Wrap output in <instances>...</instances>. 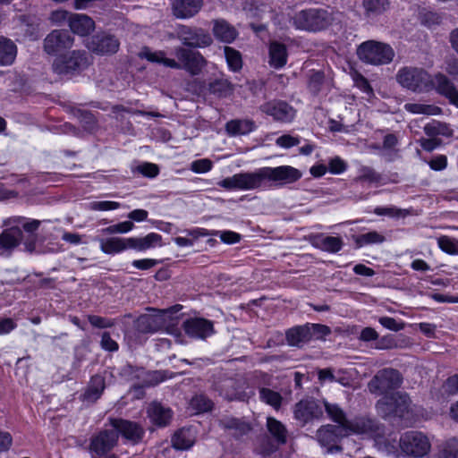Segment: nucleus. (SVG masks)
<instances>
[{"label": "nucleus", "instance_id": "obj_1", "mask_svg": "<svg viewBox=\"0 0 458 458\" xmlns=\"http://www.w3.org/2000/svg\"><path fill=\"white\" fill-rule=\"evenodd\" d=\"M401 382V375L397 370L386 369L373 377L369 387L372 393L384 394L377 403V409L383 417L395 416L403 420L404 426H410L416 421V413L411 407L409 397L400 392L388 394L389 390L398 387Z\"/></svg>", "mask_w": 458, "mask_h": 458}, {"label": "nucleus", "instance_id": "obj_2", "mask_svg": "<svg viewBox=\"0 0 458 458\" xmlns=\"http://www.w3.org/2000/svg\"><path fill=\"white\" fill-rule=\"evenodd\" d=\"M324 407L328 418L337 423L336 426H324L317 433L318 442L321 445L327 447L328 453L339 450L336 444L341 437L352 434L372 435L375 424L371 420L357 418L349 420L346 419L344 410L338 404L325 401Z\"/></svg>", "mask_w": 458, "mask_h": 458}, {"label": "nucleus", "instance_id": "obj_3", "mask_svg": "<svg viewBox=\"0 0 458 458\" xmlns=\"http://www.w3.org/2000/svg\"><path fill=\"white\" fill-rule=\"evenodd\" d=\"M113 429L104 430L95 437L90 444V449L98 454H104L114 446L118 440V433L124 438L135 444L143 436V429L134 422L121 419L111 420Z\"/></svg>", "mask_w": 458, "mask_h": 458}, {"label": "nucleus", "instance_id": "obj_4", "mask_svg": "<svg viewBox=\"0 0 458 458\" xmlns=\"http://www.w3.org/2000/svg\"><path fill=\"white\" fill-rule=\"evenodd\" d=\"M178 62L172 58H167L163 51H152L145 47L140 56L150 62L161 64L166 67L180 69L184 68L192 74H197L205 64L203 56L197 51L185 48H178L175 52Z\"/></svg>", "mask_w": 458, "mask_h": 458}, {"label": "nucleus", "instance_id": "obj_5", "mask_svg": "<svg viewBox=\"0 0 458 458\" xmlns=\"http://www.w3.org/2000/svg\"><path fill=\"white\" fill-rule=\"evenodd\" d=\"M377 445L389 454L397 452L399 446L401 451L407 456L421 458L427 455L431 449V443L428 437L422 432L409 431L403 434L397 444L396 438L384 442L381 437L376 436Z\"/></svg>", "mask_w": 458, "mask_h": 458}, {"label": "nucleus", "instance_id": "obj_6", "mask_svg": "<svg viewBox=\"0 0 458 458\" xmlns=\"http://www.w3.org/2000/svg\"><path fill=\"white\" fill-rule=\"evenodd\" d=\"M437 74L434 79L424 70L414 67H404L398 71L396 80L398 83L412 91H428L431 89L437 90Z\"/></svg>", "mask_w": 458, "mask_h": 458}, {"label": "nucleus", "instance_id": "obj_7", "mask_svg": "<svg viewBox=\"0 0 458 458\" xmlns=\"http://www.w3.org/2000/svg\"><path fill=\"white\" fill-rule=\"evenodd\" d=\"M359 59L372 65L390 64L394 57L393 47L383 42L368 40L361 43L357 48Z\"/></svg>", "mask_w": 458, "mask_h": 458}, {"label": "nucleus", "instance_id": "obj_8", "mask_svg": "<svg viewBox=\"0 0 458 458\" xmlns=\"http://www.w3.org/2000/svg\"><path fill=\"white\" fill-rule=\"evenodd\" d=\"M217 185L228 191L266 190L262 167L251 173H239L226 177L218 182Z\"/></svg>", "mask_w": 458, "mask_h": 458}, {"label": "nucleus", "instance_id": "obj_9", "mask_svg": "<svg viewBox=\"0 0 458 458\" xmlns=\"http://www.w3.org/2000/svg\"><path fill=\"white\" fill-rule=\"evenodd\" d=\"M262 170L266 190L295 182L302 175L301 171L290 165L266 166L262 167Z\"/></svg>", "mask_w": 458, "mask_h": 458}, {"label": "nucleus", "instance_id": "obj_10", "mask_svg": "<svg viewBox=\"0 0 458 458\" xmlns=\"http://www.w3.org/2000/svg\"><path fill=\"white\" fill-rule=\"evenodd\" d=\"M332 21L331 13L326 10L310 9L301 11L294 17V24L298 29L318 31L327 28Z\"/></svg>", "mask_w": 458, "mask_h": 458}, {"label": "nucleus", "instance_id": "obj_11", "mask_svg": "<svg viewBox=\"0 0 458 458\" xmlns=\"http://www.w3.org/2000/svg\"><path fill=\"white\" fill-rule=\"evenodd\" d=\"M88 64L84 52L72 51L69 55L57 56L53 63V70L58 75H68L84 69Z\"/></svg>", "mask_w": 458, "mask_h": 458}, {"label": "nucleus", "instance_id": "obj_12", "mask_svg": "<svg viewBox=\"0 0 458 458\" xmlns=\"http://www.w3.org/2000/svg\"><path fill=\"white\" fill-rule=\"evenodd\" d=\"M72 44L73 38L68 31L54 30L45 38L44 47L47 54L60 56Z\"/></svg>", "mask_w": 458, "mask_h": 458}, {"label": "nucleus", "instance_id": "obj_13", "mask_svg": "<svg viewBox=\"0 0 458 458\" xmlns=\"http://www.w3.org/2000/svg\"><path fill=\"white\" fill-rule=\"evenodd\" d=\"M324 403L320 404L314 399L300 401L294 408V418L301 423H307L323 415Z\"/></svg>", "mask_w": 458, "mask_h": 458}, {"label": "nucleus", "instance_id": "obj_14", "mask_svg": "<svg viewBox=\"0 0 458 458\" xmlns=\"http://www.w3.org/2000/svg\"><path fill=\"white\" fill-rule=\"evenodd\" d=\"M263 113L270 115L276 121L289 123L295 116L294 109L284 101H269L260 106Z\"/></svg>", "mask_w": 458, "mask_h": 458}, {"label": "nucleus", "instance_id": "obj_15", "mask_svg": "<svg viewBox=\"0 0 458 458\" xmlns=\"http://www.w3.org/2000/svg\"><path fill=\"white\" fill-rule=\"evenodd\" d=\"M118 40L110 35H96L87 40V47L99 55L114 54L119 49Z\"/></svg>", "mask_w": 458, "mask_h": 458}, {"label": "nucleus", "instance_id": "obj_16", "mask_svg": "<svg viewBox=\"0 0 458 458\" xmlns=\"http://www.w3.org/2000/svg\"><path fill=\"white\" fill-rule=\"evenodd\" d=\"M182 327L189 336L196 339H205L214 334L213 323L201 318H189Z\"/></svg>", "mask_w": 458, "mask_h": 458}, {"label": "nucleus", "instance_id": "obj_17", "mask_svg": "<svg viewBox=\"0 0 458 458\" xmlns=\"http://www.w3.org/2000/svg\"><path fill=\"white\" fill-rule=\"evenodd\" d=\"M6 229L0 234V255L17 247L22 239V231L14 224H10V218L4 222Z\"/></svg>", "mask_w": 458, "mask_h": 458}, {"label": "nucleus", "instance_id": "obj_18", "mask_svg": "<svg viewBox=\"0 0 458 458\" xmlns=\"http://www.w3.org/2000/svg\"><path fill=\"white\" fill-rule=\"evenodd\" d=\"M286 47L277 41H272L268 47V64L274 69H281L287 64Z\"/></svg>", "mask_w": 458, "mask_h": 458}, {"label": "nucleus", "instance_id": "obj_19", "mask_svg": "<svg viewBox=\"0 0 458 458\" xmlns=\"http://www.w3.org/2000/svg\"><path fill=\"white\" fill-rule=\"evenodd\" d=\"M202 5V0H175L173 4L174 14L182 19L196 14Z\"/></svg>", "mask_w": 458, "mask_h": 458}, {"label": "nucleus", "instance_id": "obj_20", "mask_svg": "<svg viewBox=\"0 0 458 458\" xmlns=\"http://www.w3.org/2000/svg\"><path fill=\"white\" fill-rule=\"evenodd\" d=\"M196 431L191 428L178 430L172 438V445L175 449L187 450L195 443Z\"/></svg>", "mask_w": 458, "mask_h": 458}, {"label": "nucleus", "instance_id": "obj_21", "mask_svg": "<svg viewBox=\"0 0 458 458\" xmlns=\"http://www.w3.org/2000/svg\"><path fill=\"white\" fill-rule=\"evenodd\" d=\"M255 129V123L250 119L231 120L225 124V131L230 136L246 135Z\"/></svg>", "mask_w": 458, "mask_h": 458}, {"label": "nucleus", "instance_id": "obj_22", "mask_svg": "<svg viewBox=\"0 0 458 458\" xmlns=\"http://www.w3.org/2000/svg\"><path fill=\"white\" fill-rule=\"evenodd\" d=\"M69 26L72 32L84 36L94 29V21L83 14H72L69 18Z\"/></svg>", "mask_w": 458, "mask_h": 458}, {"label": "nucleus", "instance_id": "obj_23", "mask_svg": "<svg viewBox=\"0 0 458 458\" xmlns=\"http://www.w3.org/2000/svg\"><path fill=\"white\" fill-rule=\"evenodd\" d=\"M102 252L108 255H115L126 250V238L109 237L98 240Z\"/></svg>", "mask_w": 458, "mask_h": 458}, {"label": "nucleus", "instance_id": "obj_24", "mask_svg": "<svg viewBox=\"0 0 458 458\" xmlns=\"http://www.w3.org/2000/svg\"><path fill=\"white\" fill-rule=\"evenodd\" d=\"M182 233H184L186 236H177L173 239L179 247H192L199 238L208 236V230L199 227L186 229Z\"/></svg>", "mask_w": 458, "mask_h": 458}, {"label": "nucleus", "instance_id": "obj_25", "mask_svg": "<svg viewBox=\"0 0 458 458\" xmlns=\"http://www.w3.org/2000/svg\"><path fill=\"white\" fill-rule=\"evenodd\" d=\"M148 415L154 424L165 426L171 420L172 411L157 403H153L148 408Z\"/></svg>", "mask_w": 458, "mask_h": 458}, {"label": "nucleus", "instance_id": "obj_26", "mask_svg": "<svg viewBox=\"0 0 458 458\" xmlns=\"http://www.w3.org/2000/svg\"><path fill=\"white\" fill-rule=\"evenodd\" d=\"M437 91L447 98L451 104L458 107V90L454 88L447 77L438 73L437 76Z\"/></svg>", "mask_w": 458, "mask_h": 458}, {"label": "nucleus", "instance_id": "obj_27", "mask_svg": "<svg viewBox=\"0 0 458 458\" xmlns=\"http://www.w3.org/2000/svg\"><path fill=\"white\" fill-rule=\"evenodd\" d=\"M213 33L217 39L225 43L233 42L237 36L236 30L223 20L215 21Z\"/></svg>", "mask_w": 458, "mask_h": 458}, {"label": "nucleus", "instance_id": "obj_28", "mask_svg": "<svg viewBox=\"0 0 458 458\" xmlns=\"http://www.w3.org/2000/svg\"><path fill=\"white\" fill-rule=\"evenodd\" d=\"M105 389V380L101 376H94L83 394V401L88 403L96 402L102 394Z\"/></svg>", "mask_w": 458, "mask_h": 458}, {"label": "nucleus", "instance_id": "obj_29", "mask_svg": "<svg viewBox=\"0 0 458 458\" xmlns=\"http://www.w3.org/2000/svg\"><path fill=\"white\" fill-rule=\"evenodd\" d=\"M16 53V46L12 40L0 38V64L8 65L13 64Z\"/></svg>", "mask_w": 458, "mask_h": 458}, {"label": "nucleus", "instance_id": "obj_30", "mask_svg": "<svg viewBox=\"0 0 458 458\" xmlns=\"http://www.w3.org/2000/svg\"><path fill=\"white\" fill-rule=\"evenodd\" d=\"M404 109L413 114L438 115L441 114L440 107L420 103H407L404 105Z\"/></svg>", "mask_w": 458, "mask_h": 458}, {"label": "nucleus", "instance_id": "obj_31", "mask_svg": "<svg viewBox=\"0 0 458 458\" xmlns=\"http://www.w3.org/2000/svg\"><path fill=\"white\" fill-rule=\"evenodd\" d=\"M267 427L269 433L278 444H284L286 442L287 430L279 420L268 417L267 420Z\"/></svg>", "mask_w": 458, "mask_h": 458}, {"label": "nucleus", "instance_id": "obj_32", "mask_svg": "<svg viewBox=\"0 0 458 458\" xmlns=\"http://www.w3.org/2000/svg\"><path fill=\"white\" fill-rule=\"evenodd\" d=\"M363 7L369 17L383 13L389 6L386 0H363Z\"/></svg>", "mask_w": 458, "mask_h": 458}, {"label": "nucleus", "instance_id": "obj_33", "mask_svg": "<svg viewBox=\"0 0 458 458\" xmlns=\"http://www.w3.org/2000/svg\"><path fill=\"white\" fill-rule=\"evenodd\" d=\"M259 397L262 402L272 406L276 410L280 408L283 401V398L278 392L265 387H262L259 390Z\"/></svg>", "mask_w": 458, "mask_h": 458}, {"label": "nucleus", "instance_id": "obj_34", "mask_svg": "<svg viewBox=\"0 0 458 458\" xmlns=\"http://www.w3.org/2000/svg\"><path fill=\"white\" fill-rule=\"evenodd\" d=\"M157 317L142 315L137 320V328L143 333L155 332L158 328Z\"/></svg>", "mask_w": 458, "mask_h": 458}, {"label": "nucleus", "instance_id": "obj_35", "mask_svg": "<svg viewBox=\"0 0 458 458\" xmlns=\"http://www.w3.org/2000/svg\"><path fill=\"white\" fill-rule=\"evenodd\" d=\"M308 337V331L301 327L292 328L286 333V339L290 345L299 346L304 343Z\"/></svg>", "mask_w": 458, "mask_h": 458}, {"label": "nucleus", "instance_id": "obj_36", "mask_svg": "<svg viewBox=\"0 0 458 458\" xmlns=\"http://www.w3.org/2000/svg\"><path fill=\"white\" fill-rule=\"evenodd\" d=\"M224 52L226 63L230 70L237 72L242 69V61L241 54L238 51L233 49L232 47H225Z\"/></svg>", "mask_w": 458, "mask_h": 458}, {"label": "nucleus", "instance_id": "obj_37", "mask_svg": "<svg viewBox=\"0 0 458 458\" xmlns=\"http://www.w3.org/2000/svg\"><path fill=\"white\" fill-rule=\"evenodd\" d=\"M438 458H458V439L446 440L439 449Z\"/></svg>", "mask_w": 458, "mask_h": 458}, {"label": "nucleus", "instance_id": "obj_38", "mask_svg": "<svg viewBox=\"0 0 458 458\" xmlns=\"http://www.w3.org/2000/svg\"><path fill=\"white\" fill-rule=\"evenodd\" d=\"M437 245L442 251L449 255H458L457 239L443 235L437 239Z\"/></svg>", "mask_w": 458, "mask_h": 458}, {"label": "nucleus", "instance_id": "obj_39", "mask_svg": "<svg viewBox=\"0 0 458 458\" xmlns=\"http://www.w3.org/2000/svg\"><path fill=\"white\" fill-rule=\"evenodd\" d=\"M10 224H14V225L19 226L18 228L21 231L23 229L28 233H33L38 228L40 221L36 219H27L21 216H15L10 218Z\"/></svg>", "mask_w": 458, "mask_h": 458}, {"label": "nucleus", "instance_id": "obj_40", "mask_svg": "<svg viewBox=\"0 0 458 458\" xmlns=\"http://www.w3.org/2000/svg\"><path fill=\"white\" fill-rule=\"evenodd\" d=\"M209 91L218 97H226L233 92V87L226 80H216L209 84Z\"/></svg>", "mask_w": 458, "mask_h": 458}, {"label": "nucleus", "instance_id": "obj_41", "mask_svg": "<svg viewBox=\"0 0 458 458\" xmlns=\"http://www.w3.org/2000/svg\"><path fill=\"white\" fill-rule=\"evenodd\" d=\"M190 408L195 413L205 412L212 408V402L204 395H196L190 402Z\"/></svg>", "mask_w": 458, "mask_h": 458}, {"label": "nucleus", "instance_id": "obj_42", "mask_svg": "<svg viewBox=\"0 0 458 458\" xmlns=\"http://www.w3.org/2000/svg\"><path fill=\"white\" fill-rule=\"evenodd\" d=\"M134 229V224L131 221H123L115 225H112L106 228H104L102 232L107 234H115V233H128Z\"/></svg>", "mask_w": 458, "mask_h": 458}, {"label": "nucleus", "instance_id": "obj_43", "mask_svg": "<svg viewBox=\"0 0 458 458\" xmlns=\"http://www.w3.org/2000/svg\"><path fill=\"white\" fill-rule=\"evenodd\" d=\"M352 78L354 86L357 87L360 91L367 94L369 98L374 96L373 89L369 83L368 80L360 73L354 72L352 73Z\"/></svg>", "mask_w": 458, "mask_h": 458}, {"label": "nucleus", "instance_id": "obj_44", "mask_svg": "<svg viewBox=\"0 0 458 458\" xmlns=\"http://www.w3.org/2000/svg\"><path fill=\"white\" fill-rule=\"evenodd\" d=\"M140 240L144 251L163 246L162 236L157 233H149L147 235L140 237Z\"/></svg>", "mask_w": 458, "mask_h": 458}, {"label": "nucleus", "instance_id": "obj_45", "mask_svg": "<svg viewBox=\"0 0 458 458\" xmlns=\"http://www.w3.org/2000/svg\"><path fill=\"white\" fill-rule=\"evenodd\" d=\"M183 44L193 47H204L211 43V38L208 35L195 34L193 37L182 38Z\"/></svg>", "mask_w": 458, "mask_h": 458}, {"label": "nucleus", "instance_id": "obj_46", "mask_svg": "<svg viewBox=\"0 0 458 458\" xmlns=\"http://www.w3.org/2000/svg\"><path fill=\"white\" fill-rule=\"evenodd\" d=\"M208 236H219L221 241L227 244H233L239 242L241 240V235L233 231H209Z\"/></svg>", "mask_w": 458, "mask_h": 458}, {"label": "nucleus", "instance_id": "obj_47", "mask_svg": "<svg viewBox=\"0 0 458 458\" xmlns=\"http://www.w3.org/2000/svg\"><path fill=\"white\" fill-rule=\"evenodd\" d=\"M121 207V203L111 200H96L89 203V208L93 211H110Z\"/></svg>", "mask_w": 458, "mask_h": 458}, {"label": "nucleus", "instance_id": "obj_48", "mask_svg": "<svg viewBox=\"0 0 458 458\" xmlns=\"http://www.w3.org/2000/svg\"><path fill=\"white\" fill-rule=\"evenodd\" d=\"M322 250L328 252H337L343 246L342 240L335 236H326L320 242Z\"/></svg>", "mask_w": 458, "mask_h": 458}, {"label": "nucleus", "instance_id": "obj_49", "mask_svg": "<svg viewBox=\"0 0 458 458\" xmlns=\"http://www.w3.org/2000/svg\"><path fill=\"white\" fill-rule=\"evenodd\" d=\"M140 375L144 377V386H153L158 384L165 379V377L161 371H145L141 369Z\"/></svg>", "mask_w": 458, "mask_h": 458}, {"label": "nucleus", "instance_id": "obj_50", "mask_svg": "<svg viewBox=\"0 0 458 458\" xmlns=\"http://www.w3.org/2000/svg\"><path fill=\"white\" fill-rule=\"evenodd\" d=\"M213 167V163L208 158L198 159L191 164V170L196 174H205L209 172Z\"/></svg>", "mask_w": 458, "mask_h": 458}, {"label": "nucleus", "instance_id": "obj_51", "mask_svg": "<svg viewBox=\"0 0 458 458\" xmlns=\"http://www.w3.org/2000/svg\"><path fill=\"white\" fill-rule=\"evenodd\" d=\"M378 322L386 329L392 330V331H400L403 329L404 324L403 322L400 320H396L390 317H381L378 319Z\"/></svg>", "mask_w": 458, "mask_h": 458}, {"label": "nucleus", "instance_id": "obj_52", "mask_svg": "<svg viewBox=\"0 0 458 458\" xmlns=\"http://www.w3.org/2000/svg\"><path fill=\"white\" fill-rule=\"evenodd\" d=\"M374 214L377 216H386L389 217H399L403 215V212L402 209L390 206V207H377L374 209Z\"/></svg>", "mask_w": 458, "mask_h": 458}, {"label": "nucleus", "instance_id": "obj_53", "mask_svg": "<svg viewBox=\"0 0 458 458\" xmlns=\"http://www.w3.org/2000/svg\"><path fill=\"white\" fill-rule=\"evenodd\" d=\"M277 146L289 148L300 144V139L298 137H294L289 134H284L278 137L276 140Z\"/></svg>", "mask_w": 458, "mask_h": 458}, {"label": "nucleus", "instance_id": "obj_54", "mask_svg": "<svg viewBox=\"0 0 458 458\" xmlns=\"http://www.w3.org/2000/svg\"><path fill=\"white\" fill-rule=\"evenodd\" d=\"M138 172L148 177H155L158 174V166L152 163H143L137 167Z\"/></svg>", "mask_w": 458, "mask_h": 458}, {"label": "nucleus", "instance_id": "obj_55", "mask_svg": "<svg viewBox=\"0 0 458 458\" xmlns=\"http://www.w3.org/2000/svg\"><path fill=\"white\" fill-rule=\"evenodd\" d=\"M384 241V237L377 232H369L360 236V244L379 243Z\"/></svg>", "mask_w": 458, "mask_h": 458}, {"label": "nucleus", "instance_id": "obj_56", "mask_svg": "<svg viewBox=\"0 0 458 458\" xmlns=\"http://www.w3.org/2000/svg\"><path fill=\"white\" fill-rule=\"evenodd\" d=\"M225 427L230 429H235L236 431H239V435L246 434L250 429L249 424L237 419H231Z\"/></svg>", "mask_w": 458, "mask_h": 458}, {"label": "nucleus", "instance_id": "obj_57", "mask_svg": "<svg viewBox=\"0 0 458 458\" xmlns=\"http://www.w3.org/2000/svg\"><path fill=\"white\" fill-rule=\"evenodd\" d=\"M329 171L334 174H339L346 170V164L343 159L336 157L332 158L328 164Z\"/></svg>", "mask_w": 458, "mask_h": 458}, {"label": "nucleus", "instance_id": "obj_58", "mask_svg": "<svg viewBox=\"0 0 458 458\" xmlns=\"http://www.w3.org/2000/svg\"><path fill=\"white\" fill-rule=\"evenodd\" d=\"M102 349L108 352H115L118 350V344L113 340L108 333H103L100 342Z\"/></svg>", "mask_w": 458, "mask_h": 458}, {"label": "nucleus", "instance_id": "obj_59", "mask_svg": "<svg viewBox=\"0 0 458 458\" xmlns=\"http://www.w3.org/2000/svg\"><path fill=\"white\" fill-rule=\"evenodd\" d=\"M318 376L321 383L339 382L342 385H345L341 379L335 377V376L334 375L333 371L330 369H319Z\"/></svg>", "mask_w": 458, "mask_h": 458}, {"label": "nucleus", "instance_id": "obj_60", "mask_svg": "<svg viewBox=\"0 0 458 458\" xmlns=\"http://www.w3.org/2000/svg\"><path fill=\"white\" fill-rule=\"evenodd\" d=\"M158 264V261L154 259H135L132 261L131 265L137 269L140 270H148L156 265Z\"/></svg>", "mask_w": 458, "mask_h": 458}, {"label": "nucleus", "instance_id": "obj_61", "mask_svg": "<svg viewBox=\"0 0 458 458\" xmlns=\"http://www.w3.org/2000/svg\"><path fill=\"white\" fill-rule=\"evenodd\" d=\"M89 323L96 327L106 328L114 325L113 321L99 316H89Z\"/></svg>", "mask_w": 458, "mask_h": 458}, {"label": "nucleus", "instance_id": "obj_62", "mask_svg": "<svg viewBox=\"0 0 458 458\" xmlns=\"http://www.w3.org/2000/svg\"><path fill=\"white\" fill-rule=\"evenodd\" d=\"M443 387L449 394H458V375H454L447 378Z\"/></svg>", "mask_w": 458, "mask_h": 458}, {"label": "nucleus", "instance_id": "obj_63", "mask_svg": "<svg viewBox=\"0 0 458 458\" xmlns=\"http://www.w3.org/2000/svg\"><path fill=\"white\" fill-rule=\"evenodd\" d=\"M148 212L147 210L138 208V209H134V210L131 211L127 215V217L129 219H131V222L134 221L137 223H140V222L146 221L148 218Z\"/></svg>", "mask_w": 458, "mask_h": 458}, {"label": "nucleus", "instance_id": "obj_64", "mask_svg": "<svg viewBox=\"0 0 458 458\" xmlns=\"http://www.w3.org/2000/svg\"><path fill=\"white\" fill-rule=\"evenodd\" d=\"M447 165V158L445 156L440 155L436 157H434L429 162V166L431 169L436 171H441L445 169Z\"/></svg>", "mask_w": 458, "mask_h": 458}]
</instances>
